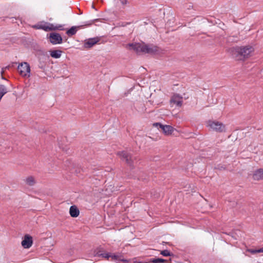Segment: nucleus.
Segmentation results:
<instances>
[{"label": "nucleus", "instance_id": "1", "mask_svg": "<svg viewBox=\"0 0 263 263\" xmlns=\"http://www.w3.org/2000/svg\"><path fill=\"white\" fill-rule=\"evenodd\" d=\"M130 49L134 50L137 54L142 52L149 54H155L160 52V48L154 44H146L144 43H129L127 45Z\"/></svg>", "mask_w": 263, "mask_h": 263}, {"label": "nucleus", "instance_id": "2", "mask_svg": "<svg viewBox=\"0 0 263 263\" xmlns=\"http://www.w3.org/2000/svg\"><path fill=\"white\" fill-rule=\"evenodd\" d=\"M105 255V258L109 260V258H111V260L116 261L117 263H120V261H122L124 263H147L143 262L141 261H137L136 260L131 259H125L123 258V256L119 253L117 254H112L111 253H107Z\"/></svg>", "mask_w": 263, "mask_h": 263}, {"label": "nucleus", "instance_id": "3", "mask_svg": "<svg viewBox=\"0 0 263 263\" xmlns=\"http://www.w3.org/2000/svg\"><path fill=\"white\" fill-rule=\"evenodd\" d=\"M99 21V19H94L84 23V25L80 26H73L67 30L66 33L67 35L71 37L76 34L78 29H80L85 27L91 26L93 23Z\"/></svg>", "mask_w": 263, "mask_h": 263}, {"label": "nucleus", "instance_id": "4", "mask_svg": "<svg viewBox=\"0 0 263 263\" xmlns=\"http://www.w3.org/2000/svg\"><path fill=\"white\" fill-rule=\"evenodd\" d=\"M242 50L241 46H236L229 48L228 51L236 60L245 61Z\"/></svg>", "mask_w": 263, "mask_h": 263}, {"label": "nucleus", "instance_id": "5", "mask_svg": "<svg viewBox=\"0 0 263 263\" xmlns=\"http://www.w3.org/2000/svg\"><path fill=\"white\" fill-rule=\"evenodd\" d=\"M207 126L210 127L213 130L218 133H222L226 130L225 125L218 121L210 120L208 122Z\"/></svg>", "mask_w": 263, "mask_h": 263}, {"label": "nucleus", "instance_id": "6", "mask_svg": "<svg viewBox=\"0 0 263 263\" xmlns=\"http://www.w3.org/2000/svg\"><path fill=\"white\" fill-rule=\"evenodd\" d=\"M17 71L22 77H29L30 67L27 62L21 63L17 66Z\"/></svg>", "mask_w": 263, "mask_h": 263}, {"label": "nucleus", "instance_id": "7", "mask_svg": "<svg viewBox=\"0 0 263 263\" xmlns=\"http://www.w3.org/2000/svg\"><path fill=\"white\" fill-rule=\"evenodd\" d=\"M117 155L119 156L123 161H125L126 163L129 166H133L132 156L130 153L123 151L121 152H118L117 153Z\"/></svg>", "mask_w": 263, "mask_h": 263}, {"label": "nucleus", "instance_id": "8", "mask_svg": "<svg viewBox=\"0 0 263 263\" xmlns=\"http://www.w3.org/2000/svg\"><path fill=\"white\" fill-rule=\"evenodd\" d=\"M49 41L53 45L60 44L63 43V38L61 35L57 32H51L48 37Z\"/></svg>", "mask_w": 263, "mask_h": 263}, {"label": "nucleus", "instance_id": "9", "mask_svg": "<svg viewBox=\"0 0 263 263\" xmlns=\"http://www.w3.org/2000/svg\"><path fill=\"white\" fill-rule=\"evenodd\" d=\"M53 24L48 22H41L32 26L35 29H42L45 31H52Z\"/></svg>", "mask_w": 263, "mask_h": 263}, {"label": "nucleus", "instance_id": "10", "mask_svg": "<svg viewBox=\"0 0 263 263\" xmlns=\"http://www.w3.org/2000/svg\"><path fill=\"white\" fill-rule=\"evenodd\" d=\"M153 125L157 127L158 129H161L166 135H171L174 130V128L171 125H163L158 122L154 123Z\"/></svg>", "mask_w": 263, "mask_h": 263}, {"label": "nucleus", "instance_id": "11", "mask_svg": "<svg viewBox=\"0 0 263 263\" xmlns=\"http://www.w3.org/2000/svg\"><path fill=\"white\" fill-rule=\"evenodd\" d=\"M241 48L242 49V51L245 61L250 58L252 52L254 51V48L250 45L241 46Z\"/></svg>", "mask_w": 263, "mask_h": 263}, {"label": "nucleus", "instance_id": "12", "mask_svg": "<svg viewBox=\"0 0 263 263\" xmlns=\"http://www.w3.org/2000/svg\"><path fill=\"white\" fill-rule=\"evenodd\" d=\"M100 41L99 37L90 38L84 41L83 47L86 49H89L97 44Z\"/></svg>", "mask_w": 263, "mask_h": 263}, {"label": "nucleus", "instance_id": "13", "mask_svg": "<svg viewBox=\"0 0 263 263\" xmlns=\"http://www.w3.org/2000/svg\"><path fill=\"white\" fill-rule=\"evenodd\" d=\"M46 60L47 58L44 55L43 57H40L39 59L38 63L35 67L36 71H39L40 70L41 71H44L46 67Z\"/></svg>", "mask_w": 263, "mask_h": 263}, {"label": "nucleus", "instance_id": "14", "mask_svg": "<svg viewBox=\"0 0 263 263\" xmlns=\"http://www.w3.org/2000/svg\"><path fill=\"white\" fill-rule=\"evenodd\" d=\"M32 243V237L28 234H26L24 236L23 240L22 241V246L25 249H29L31 247Z\"/></svg>", "mask_w": 263, "mask_h": 263}, {"label": "nucleus", "instance_id": "15", "mask_svg": "<svg viewBox=\"0 0 263 263\" xmlns=\"http://www.w3.org/2000/svg\"><path fill=\"white\" fill-rule=\"evenodd\" d=\"M170 102L176 104L178 107H181L182 104V97L178 94H174L172 96Z\"/></svg>", "mask_w": 263, "mask_h": 263}, {"label": "nucleus", "instance_id": "16", "mask_svg": "<svg viewBox=\"0 0 263 263\" xmlns=\"http://www.w3.org/2000/svg\"><path fill=\"white\" fill-rule=\"evenodd\" d=\"M253 178L255 180L263 179V168L256 170L253 174Z\"/></svg>", "mask_w": 263, "mask_h": 263}, {"label": "nucleus", "instance_id": "17", "mask_svg": "<svg viewBox=\"0 0 263 263\" xmlns=\"http://www.w3.org/2000/svg\"><path fill=\"white\" fill-rule=\"evenodd\" d=\"M69 214L72 217L76 218L79 215L80 211L76 205H72L69 209Z\"/></svg>", "mask_w": 263, "mask_h": 263}, {"label": "nucleus", "instance_id": "18", "mask_svg": "<svg viewBox=\"0 0 263 263\" xmlns=\"http://www.w3.org/2000/svg\"><path fill=\"white\" fill-rule=\"evenodd\" d=\"M62 51L60 50H53L50 51V56L54 59H59L61 57Z\"/></svg>", "mask_w": 263, "mask_h": 263}, {"label": "nucleus", "instance_id": "19", "mask_svg": "<svg viewBox=\"0 0 263 263\" xmlns=\"http://www.w3.org/2000/svg\"><path fill=\"white\" fill-rule=\"evenodd\" d=\"M103 248H101V247H99V248H97L95 251H94V254H95V256H98V257H104V258H105V255L106 254H107V253H103Z\"/></svg>", "mask_w": 263, "mask_h": 263}, {"label": "nucleus", "instance_id": "20", "mask_svg": "<svg viewBox=\"0 0 263 263\" xmlns=\"http://www.w3.org/2000/svg\"><path fill=\"white\" fill-rule=\"evenodd\" d=\"M151 263H164L168 262V260L161 258H153L149 260Z\"/></svg>", "mask_w": 263, "mask_h": 263}, {"label": "nucleus", "instance_id": "21", "mask_svg": "<svg viewBox=\"0 0 263 263\" xmlns=\"http://www.w3.org/2000/svg\"><path fill=\"white\" fill-rule=\"evenodd\" d=\"M26 182L28 185L32 186L35 184V181L32 176H29L26 178Z\"/></svg>", "mask_w": 263, "mask_h": 263}, {"label": "nucleus", "instance_id": "22", "mask_svg": "<svg viewBox=\"0 0 263 263\" xmlns=\"http://www.w3.org/2000/svg\"><path fill=\"white\" fill-rule=\"evenodd\" d=\"M160 254L163 256H174V255L167 250H164L160 252Z\"/></svg>", "mask_w": 263, "mask_h": 263}, {"label": "nucleus", "instance_id": "23", "mask_svg": "<svg viewBox=\"0 0 263 263\" xmlns=\"http://www.w3.org/2000/svg\"><path fill=\"white\" fill-rule=\"evenodd\" d=\"M52 28V31L65 30V29L63 28V26L62 25H59L58 26H54L53 24Z\"/></svg>", "mask_w": 263, "mask_h": 263}, {"label": "nucleus", "instance_id": "24", "mask_svg": "<svg viewBox=\"0 0 263 263\" xmlns=\"http://www.w3.org/2000/svg\"><path fill=\"white\" fill-rule=\"evenodd\" d=\"M215 169L218 170L220 171H222V170H225L226 169V167L224 165L219 164L215 167Z\"/></svg>", "mask_w": 263, "mask_h": 263}, {"label": "nucleus", "instance_id": "25", "mask_svg": "<svg viewBox=\"0 0 263 263\" xmlns=\"http://www.w3.org/2000/svg\"><path fill=\"white\" fill-rule=\"evenodd\" d=\"M247 252H250L252 254H254L258 253V249H247Z\"/></svg>", "mask_w": 263, "mask_h": 263}, {"label": "nucleus", "instance_id": "26", "mask_svg": "<svg viewBox=\"0 0 263 263\" xmlns=\"http://www.w3.org/2000/svg\"><path fill=\"white\" fill-rule=\"evenodd\" d=\"M11 66L10 65H9L7 66H6L5 67L2 68V71H1V74H2V79H5V78L3 76V74L4 72V69H9L11 68Z\"/></svg>", "mask_w": 263, "mask_h": 263}, {"label": "nucleus", "instance_id": "27", "mask_svg": "<svg viewBox=\"0 0 263 263\" xmlns=\"http://www.w3.org/2000/svg\"><path fill=\"white\" fill-rule=\"evenodd\" d=\"M17 64V62H12L11 64H10L11 66V67H15Z\"/></svg>", "mask_w": 263, "mask_h": 263}, {"label": "nucleus", "instance_id": "28", "mask_svg": "<svg viewBox=\"0 0 263 263\" xmlns=\"http://www.w3.org/2000/svg\"><path fill=\"white\" fill-rule=\"evenodd\" d=\"M258 253H263V247L258 249Z\"/></svg>", "mask_w": 263, "mask_h": 263}, {"label": "nucleus", "instance_id": "29", "mask_svg": "<svg viewBox=\"0 0 263 263\" xmlns=\"http://www.w3.org/2000/svg\"><path fill=\"white\" fill-rule=\"evenodd\" d=\"M62 148H63V151H65L66 153H67V149H65L64 148H63V147H62Z\"/></svg>", "mask_w": 263, "mask_h": 263}, {"label": "nucleus", "instance_id": "30", "mask_svg": "<svg viewBox=\"0 0 263 263\" xmlns=\"http://www.w3.org/2000/svg\"><path fill=\"white\" fill-rule=\"evenodd\" d=\"M231 236H232V237L234 238L235 239H236V238L232 235H231Z\"/></svg>", "mask_w": 263, "mask_h": 263}, {"label": "nucleus", "instance_id": "31", "mask_svg": "<svg viewBox=\"0 0 263 263\" xmlns=\"http://www.w3.org/2000/svg\"><path fill=\"white\" fill-rule=\"evenodd\" d=\"M232 234V233L230 232V234H229V235H231V234Z\"/></svg>", "mask_w": 263, "mask_h": 263}, {"label": "nucleus", "instance_id": "32", "mask_svg": "<svg viewBox=\"0 0 263 263\" xmlns=\"http://www.w3.org/2000/svg\"><path fill=\"white\" fill-rule=\"evenodd\" d=\"M166 243L167 242H164V241H163V243Z\"/></svg>", "mask_w": 263, "mask_h": 263}, {"label": "nucleus", "instance_id": "33", "mask_svg": "<svg viewBox=\"0 0 263 263\" xmlns=\"http://www.w3.org/2000/svg\"><path fill=\"white\" fill-rule=\"evenodd\" d=\"M92 8H95V6L93 5H92Z\"/></svg>", "mask_w": 263, "mask_h": 263}]
</instances>
